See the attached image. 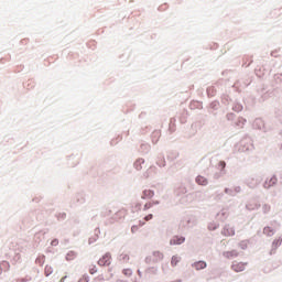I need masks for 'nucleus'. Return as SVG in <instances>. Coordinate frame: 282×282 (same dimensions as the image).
<instances>
[{"label": "nucleus", "mask_w": 282, "mask_h": 282, "mask_svg": "<svg viewBox=\"0 0 282 282\" xmlns=\"http://www.w3.org/2000/svg\"><path fill=\"white\" fill-rule=\"evenodd\" d=\"M98 265H111V254L106 253L102 258H100Z\"/></svg>", "instance_id": "1"}, {"label": "nucleus", "mask_w": 282, "mask_h": 282, "mask_svg": "<svg viewBox=\"0 0 282 282\" xmlns=\"http://www.w3.org/2000/svg\"><path fill=\"white\" fill-rule=\"evenodd\" d=\"M246 265L247 264L243 262H234L231 269L234 272H243V270H246Z\"/></svg>", "instance_id": "2"}, {"label": "nucleus", "mask_w": 282, "mask_h": 282, "mask_svg": "<svg viewBox=\"0 0 282 282\" xmlns=\"http://www.w3.org/2000/svg\"><path fill=\"white\" fill-rule=\"evenodd\" d=\"M276 182H279V180L276 178V176H271L268 177L264 182V188H271V186H274L276 184Z\"/></svg>", "instance_id": "3"}, {"label": "nucleus", "mask_w": 282, "mask_h": 282, "mask_svg": "<svg viewBox=\"0 0 282 282\" xmlns=\"http://www.w3.org/2000/svg\"><path fill=\"white\" fill-rule=\"evenodd\" d=\"M184 241H186L185 237L176 236L170 241V243L171 246H181V243H184Z\"/></svg>", "instance_id": "4"}, {"label": "nucleus", "mask_w": 282, "mask_h": 282, "mask_svg": "<svg viewBox=\"0 0 282 282\" xmlns=\"http://www.w3.org/2000/svg\"><path fill=\"white\" fill-rule=\"evenodd\" d=\"M224 257H226L227 259H232V257H239V252H237V250L226 251L224 253Z\"/></svg>", "instance_id": "5"}, {"label": "nucleus", "mask_w": 282, "mask_h": 282, "mask_svg": "<svg viewBox=\"0 0 282 282\" xmlns=\"http://www.w3.org/2000/svg\"><path fill=\"white\" fill-rule=\"evenodd\" d=\"M193 268H195V270H204V269H206V262H204V261L195 262L193 264Z\"/></svg>", "instance_id": "6"}, {"label": "nucleus", "mask_w": 282, "mask_h": 282, "mask_svg": "<svg viewBox=\"0 0 282 282\" xmlns=\"http://www.w3.org/2000/svg\"><path fill=\"white\" fill-rule=\"evenodd\" d=\"M223 235H226V237H232V235H235V229L230 227H225L223 230Z\"/></svg>", "instance_id": "7"}, {"label": "nucleus", "mask_w": 282, "mask_h": 282, "mask_svg": "<svg viewBox=\"0 0 282 282\" xmlns=\"http://www.w3.org/2000/svg\"><path fill=\"white\" fill-rule=\"evenodd\" d=\"M196 182L199 184V186H206L208 184V180L204 176H197Z\"/></svg>", "instance_id": "8"}, {"label": "nucleus", "mask_w": 282, "mask_h": 282, "mask_svg": "<svg viewBox=\"0 0 282 282\" xmlns=\"http://www.w3.org/2000/svg\"><path fill=\"white\" fill-rule=\"evenodd\" d=\"M180 261H182V258H180L178 256H173L172 260H171V265H173V268H175V265H177L180 263Z\"/></svg>", "instance_id": "9"}, {"label": "nucleus", "mask_w": 282, "mask_h": 282, "mask_svg": "<svg viewBox=\"0 0 282 282\" xmlns=\"http://www.w3.org/2000/svg\"><path fill=\"white\" fill-rule=\"evenodd\" d=\"M263 234L267 235L268 237H272V235H274V229H272V227H265L263 229Z\"/></svg>", "instance_id": "10"}, {"label": "nucleus", "mask_w": 282, "mask_h": 282, "mask_svg": "<svg viewBox=\"0 0 282 282\" xmlns=\"http://www.w3.org/2000/svg\"><path fill=\"white\" fill-rule=\"evenodd\" d=\"M52 272H54V269H52L51 265H46L45 270H44L45 276H50V274H52Z\"/></svg>", "instance_id": "11"}, {"label": "nucleus", "mask_w": 282, "mask_h": 282, "mask_svg": "<svg viewBox=\"0 0 282 282\" xmlns=\"http://www.w3.org/2000/svg\"><path fill=\"white\" fill-rule=\"evenodd\" d=\"M271 208L272 207L270 205H268V204L262 206L263 213H270Z\"/></svg>", "instance_id": "12"}, {"label": "nucleus", "mask_w": 282, "mask_h": 282, "mask_svg": "<svg viewBox=\"0 0 282 282\" xmlns=\"http://www.w3.org/2000/svg\"><path fill=\"white\" fill-rule=\"evenodd\" d=\"M281 242H282V239H281V238L275 239V240L273 241V246H275V248H279V246H281Z\"/></svg>", "instance_id": "13"}, {"label": "nucleus", "mask_w": 282, "mask_h": 282, "mask_svg": "<svg viewBox=\"0 0 282 282\" xmlns=\"http://www.w3.org/2000/svg\"><path fill=\"white\" fill-rule=\"evenodd\" d=\"M151 219H153V214H150V215L144 217L145 221H151Z\"/></svg>", "instance_id": "14"}, {"label": "nucleus", "mask_w": 282, "mask_h": 282, "mask_svg": "<svg viewBox=\"0 0 282 282\" xmlns=\"http://www.w3.org/2000/svg\"><path fill=\"white\" fill-rule=\"evenodd\" d=\"M151 206H153V205H151V203L145 204L144 205V210H149V208H151Z\"/></svg>", "instance_id": "15"}, {"label": "nucleus", "mask_w": 282, "mask_h": 282, "mask_svg": "<svg viewBox=\"0 0 282 282\" xmlns=\"http://www.w3.org/2000/svg\"><path fill=\"white\" fill-rule=\"evenodd\" d=\"M51 246H58V240L57 239L52 240Z\"/></svg>", "instance_id": "16"}, {"label": "nucleus", "mask_w": 282, "mask_h": 282, "mask_svg": "<svg viewBox=\"0 0 282 282\" xmlns=\"http://www.w3.org/2000/svg\"><path fill=\"white\" fill-rule=\"evenodd\" d=\"M78 282H88L87 278L83 276Z\"/></svg>", "instance_id": "17"}, {"label": "nucleus", "mask_w": 282, "mask_h": 282, "mask_svg": "<svg viewBox=\"0 0 282 282\" xmlns=\"http://www.w3.org/2000/svg\"><path fill=\"white\" fill-rule=\"evenodd\" d=\"M138 230V226H132L131 231L135 232Z\"/></svg>", "instance_id": "18"}, {"label": "nucleus", "mask_w": 282, "mask_h": 282, "mask_svg": "<svg viewBox=\"0 0 282 282\" xmlns=\"http://www.w3.org/2000/svg\"><path fill=\"white\" fill-rule=\"evenodd\" d=\"M96 273V271H94V269H91L90 270V274H95Z\"/></svg>", "instance_id": "19"}, {"label": "nucleus", "mask_w": 282, "mask_h": 282, "mask_svg": "<svg viewBox=\"0 0 282 282\" xmlns=\"http://www.w3.org/2000/svg\"><path fill=\"white\" fill-rule=\"evenodd\" d=\"M65 279H67V276L62 278L61 281L63 282V281H65Z\"/></svg>", "instance_id": "20"}, {"label": "nucleus", "mask_w": 282, "mask_h": 282, "mask_svg": "<svg viewBox=\"0 0 282 282\" xmlns=\"http://www.w3.org/2000/svg\"><path fill=\"white\" fill-rule=\"evenodd\" d=\"M140 226H144V223H140Z\"/></svg>", "instance_id": "21"}]
</instances>
